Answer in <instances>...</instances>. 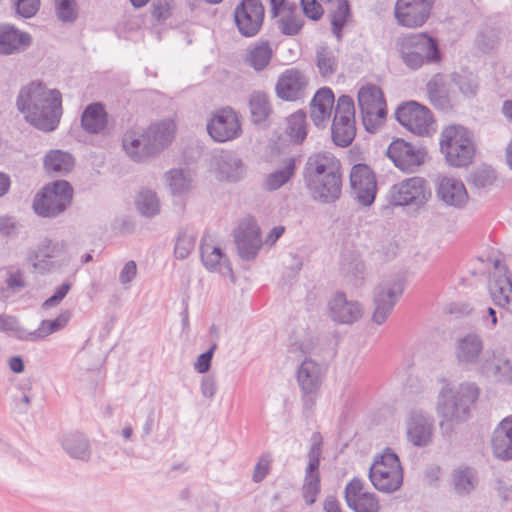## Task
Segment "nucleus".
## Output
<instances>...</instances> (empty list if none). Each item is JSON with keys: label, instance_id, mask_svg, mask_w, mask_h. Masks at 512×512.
<instances>
[{"label": "nucleus", "instance_id": "f257e3e1", "mask_svg": "<svg viewBox=\"0 0 512 512\" xmlns=\"http://www.w3.org/2000/svg\"><path fill=\"white\" fill-rule=\"evenodd\" d=\"M16 107L32 126L51 132L59 125L63 113L62 95L42 82L32 81L20 89Z\"/></svg>", "mask_w": 512, "mask_h": 512}, {"label": "nucleus", "instance_id": "f03ea898", "mask_svg": "<svg viewBox=\"0 0 512 512\" xmlns=\"http://www.w3.org/2000/svg\"><path fill=\"white\" fill-rule=\"evenodd\" d=\"M436 410L441 418L440 426L460 424L470 417L471 407L479 397L480 390L473 382L452 385L443 380Z\"/></svg>", "mask_w": 512, "mask_h": 512}, {"label": "nucleus", "instance_id": "7ed1b4c3", "mask_svg": "<svg viewBox=\"0 0 512 512\" xmlns=\"http://www.w3.org/2000/svg\"><path fill=\"white\" fill-rule=\"evenodd\" d=\"M397 47L402 62L412 70L441 62L438 41L427 33L408 34L398 40Z\"/></svg>", "mask_w": 512, "mask_h": 512}, {"label": "nucleus", "instance_id": "20e7f679", "mask_svg": "<svg viewBox=\"0 0 512 512\" xmlns=\"http://www.w3.org/2000/svg\"><path fill=\"white\" fill-rule=\"evenodd\" d=\"M440 152L449 166L466 167L472 163L475 145L471 133L461 125L445 127L440 134Z\"/></svg>", "mask_w": 512, "mask_h": 512}, {"label": "nucleus", "instance_id": "39448f33", "mask_svg": "<svg viewBox=\"0 0 512 512\" xmlns=\"http://www.w3.org/2000/svg\"><path fill=\"white\" fill-rule=\"evenodd\" d=\"M73 189L65 180L46 185L33 200V210L41 217L53 218L63 213L72 202Z\"/></svg>", "mask_w": 512, "mask_h": 512}, {"label": "nucleus", "instance_id": "423d86ee", "mask_svg": "<svg viewBox=\"0 0 512 512\" xmlns=\"http://www.w3.org/2000/svg\"><path fill=\"white\" fill-rule=\"evenodd\" d=\"M373 486L385 493H392L403 483V471L396 453L387 448L376 457L369 471Z\"/></svg>", "mask_w": 512, "mask_h": 512}, {"label": "nucleus", "instance_id": "0eeeda50", "mask_svg": "<svg viewBox=\"0 0 512 512\" xmlns=\"http://www.w3.org/2000/svg\"><path fill=\"white\" fill-rule=\"evenodd\" d=\"M28 260L35 270L40 273H49L66 267L71 257L63 240L44 238L35 249L29 252Z\"/></svg>", "mask_w": 512, "mask_h": 512}, {"label": "nucleus", "instance_id": "6e6552de", "mask_svg": "<svg viewBox=\"0 0 512 512\" xmlns=\"http://www.w3.org/2000/svg\"><path fill=\"white\" fill-rule=\"evenodd\" d=\"M326 375V369L311 358L304 359L297 369V383L301 400L306 410H311L320 395Z\"/></svg>", "mask_w": 512, "mask_h": 512}, {"label": "nucleus", "instance_id": "1a4fd4ad", "mask_svg": "<svg viewBox=\"0 0 512 512\" xmlns=\"http://www.w3.org/2000/svg\"><path fill=\"white\" fill-rule=\"evenodd\" d=\"M358 105L365 129L375 131L386 118V102L381 89L375 85L362 87L358 92Z\"/></svg>", "mask_w": 512, "mask_h": 512}, {"label": "nucleus", "instance_id": "9d476101", "mask_svg": "<svg viewBox=\"0 0 512 512\" xmlns=\"http://www.w3.org/2000/svg\"><path fill=\"white\" fill-rule=\"evenodd\" d=\"M356 134L355 107L353 99L347 95L338 98L331 126V137L339 147L351 144Z\"/></svg>", "mask_w": 512, "mask_h": 512}, {"label": "nucleus", "instance_id": "9b49d317", "mask_svg": "<svg viewBox=\"0 0 512 512\" xmlns=\"http://www.w3.org/2000/svg\"><path fill=\"white\" fill-rule=\"evenodd\" d=\"M431 197L427 181L422 177H411L395 184L390 190V201L396 206L424 205Z\"/></svg>", "mask_w": 512, "mask_h": 512}, {"label": "nucleus", "instance_id": "f8f14e48", "mask_svg": "<svg viewBox=\"0 0 512 512\" xmlns=\"http://www.w3.org/2000/svg\"><path fill=\"white\" fill-rule=\"evenodd\" d=\"M209 136L219 143L232 141L242 134L238 114L230 107L216 110L206 125Z\"/></svg>", "mask_w": 512, "mask_h": 512}, {"label": "nucleus", "instance_id": "ddd939ff", "mask_svg": "<svg viewBox=\"0 0 512 512\" xmlns=\"http://www.w3.org/2000/svg\"><path fill=\"white\" fill-rule=\"evenodd\" d=\"M403 290L404 283L400 279L382 282L375 288L373 323L381 325L388 319Z\"/></svg>", "mask_w": 512, "mask_h": 512}, {"label": "nucleus", "instance_id": "4468645a", "mask_svg": "<svg viewBox=\"0 0 512 512\" xmlns=\"http://www.w3.org/2000/svg\"><path fill=\"white\" fill-rule=\"evenodd\" d=\"M265 9L261 0H241L234 9V21L239 33L247 38L260 31Z\"/></svg>", "mask_w": 512, "mask_h": 512}, {"label": "nucleus", "instance_id": "2eb2a0df", "mask_svg": "<svg viewBox=\"0 0 512 512\" xmlns=\"http://www.w3.org/2000/svg\"><path fill=\"white\" fill-rule=\"evenodd\" d=\"M395 117L403 127L419 136L427 135L433 122L430 110L415 101L400 105Z\"/></svg>", "mask_w": 512, "mask_h": 512}, {"label": "nucleus", "instance_id": "dca6fc26", "mask_svg": "<svg viewBox=\"0 0 512 512\" xmlns=\"http://www.w3.org/2000/svg\"><path fill=\"white\" fill-rule=\"evenodd\" d=\"M322 440L319 434H314L308 452V465L305 470L304 484L302 487L303 498L307 505H312L320 492L319 465L322 454Z\"/></svg>", "mask_w": 512, "mask_h": 512}, {"label": "nucleus", "instance_id": "f3484780", "mask_svg": "<svg viewBox=\"0 0 512 512\" xmlns=\"http://www.w3.org/2000/svg\"><path fill=\"white\" fill-rule=\"evenodd\" d=\"M433 4L434 0H397L395 18L401 26L420 27L428 20Z\"/></svg>", "mask_w": 512, "mask_h": 512}, {"label": "nucleus", "instance_id": "a211bd4d", "mask_svg": "<svg viewBox=\"0 0 512 512\" xmlns=\"http://www.w3.org/2000/svg\"><path fill=\"white\" fill-rule=\"evenodd\" d=\"M350 186L363 206H370L376 196L377 183L372 169L364 163L355 164L350 172Z\"/></svg>", "mask_w": 512, "mask_h": 512}, {"label": "nucleus", "instance_id": "6ab92c4d", "mask_svg": "<svg viewBox=\"0 0 512 512\" xmlns=\"http://www.w3.org/2000/svg\"><path fill=\"white\" fill-rule=\"evenodd\" d=\"M387 155L402 171L414 172L424 163L426 152L403 139H397L389 145Z\"/></svg>", "mask_w": 512, "mask_h": 512}, {"label": "nucleus", "instance_id": "aec40b11", "mask_svg": "<svg viewBox=\"0 0 512 512\" xmlns=\"http://www.w3.org/2000/svg\"><path fill=\"white\" fill-rule=\"evenodd\" d=\"M330 318L338 324L351 325L364 314L363 306L356 300H349L345 293L336 292L328 303Z\"/></svg>", "mask_w": 512, "mask_h": 512}, {"label": "nucleus", "instance_id": "412c9836", "mask_svg": "<svg viewBox=\"0 0 512 512\" xmlns=\"http://www.w3.org/2000/svg\"><path fill=\"white\" fill-rule=\"evenodd\" d=\"M406 435L414 446H427L432 441L433 419L422 410H411L406 419Z\"/></svg>", "mask_w": 512, "mask_h": 512}, {"label": "nucleus", "instance_id": "4be33fe9", "mask_svg": "<svg viewBox=\"0 0 512 512\" xmlns=\"http://www.w3.org/2000/svg\"><path fill=\"white\" fill-rule=\"evenodd\" d=\"M234 239L242 259L252 260L256 257L261 246V239L259 227L254 220L242 221L235 230Z\"/></svg>", "mask_w": 512, "mask_h": 512}, {"label": "nucleus", "instance_id": "5701e85b", "mask_svg": "<svg viewBox=\"0 0 512 512\" xmlns=\"http://www.w3.org/2000/svg\"><path fill=\"white\" fill-rule=\"evenodd\" d=\"M347 506L354 512H379L380 504L376 495L364 490V483L358 479H352L344 490Z\"/></svg>", "mask_w": 512, "mask_h": 512}, {"label": "nucleus", "instance_id": "b1692460", "mask_svg": "<svg viewBox=\"0 0 512 512\" xmlns=\"http://www.w3.org/2000/svg\"><path fill=\"white\" fill-rule=\"evenodd\" d=\"M307 86L308 79L304 73L292 68L280 75L275 90L280 99L296 101L304 97Z\"/></svg>", "mask_w": 512, "mask_h": 512}, {"label": "nucleus", "instance_id": "393cba45", "mask_svg": "<svg viewBox=\"0 0 512 512\" xmlns=\"http://www.w3.org/2000/svg\"><path fill=\"white\" fill-rule=\"evenodd\" d=\"M304 182L312 199L320 203H333L341 196L342 175H333V179L331 176L323 175Z\"/></svg>", "mask_w": 512, "mask_h": 512}, {"label": "nucleus", "instance_id": "a878e982", "mask_svg": "<svg viewBox=\"0 0 512 512\" xmlns=\"http://www.w3.org/2000/svg\"><path fill=\"white\" fill-rule=\"evenodd\" d=\"M323 175H342L341 163L334 154L321 151L311 154L304 167V181L319 178Z\"/></svg>", "mask_w": 512, "mask_h": 512}, {"label": "nucleus", "instance_id": "bb28decb", "mask_svg": "<svg viewBox=\"0 0 512 512\" xmlns=\"http://www.w3.org/2000/svg\"><path fill=\"white\" fill-rule=\"evenodd\" d=\"M32 43L31 35L12 24H0V55L8 56L26 50Z\"/></svg>", "mask_w": 512, "mask_h": 512}, {"label": "nucleus", "instance_id": "cd10ccee", "mask_svg": "<svg viewBox=\"0 0 512 512\" xmlns=\"http://www.w3.org/2000/svg\"><path fill=\"white\" fill-rule=\"evenodd\" d=\"M122 147L128 157L135 162H142L154 156L145 129L126 131L122 138Z\"/></svg>", "mask_w": 512, "mask_h": 512}, {"label": "nucleus", "instance_id": "c85d7f7f", "mask_svg": "<svg viewBox=\"0 0 512 512\" xmlns=\"http://www.w3.org/2000/svg\"><path fill=\"white\" fill-rule=\"evenodd\" d=\"M436 195L444 204L455 208L463 207L468 200L463 182L446 176L439 178Z\"/></svg>", "mask_w": 512, "mask_h": 512}, {"label": "nucleus", "instance_id": "c756f323", "mask_svg": "<svg viewBox=\"0 0 512 512\" xmlns=\"http://www.w3.org/2000/svg\"><path fill=\"white\" fill-rule=\"evenodd\" d=\"M491 448L495 458L502 461L512 460V415L504 418L495 428Z\"/></svg>", "mask_w": 512, "mask_h": 512}, {"label": "nucleus", "instance_id": "7c9ffc66", "mask_svg": "<svg viewBox=\"0 0 512 512\" xmlns=\"http://www.w3.org/2000/svg\"><path fill=\"white\" fill-rule=\"evenodd\" d=\"M175 131L176 125L171 119L152 123L145 129L154 156L158 155L172 143Z\"/></svg>", "mask_w": 512, "mask_h": 512}, {"label": "nucleus", "instance_id": "2f4dec72", "mask_svg": "<svg viewBox=\"0 0 512 512\" xmlns=\"http://www.w3.org/2000/svg\"><path fill=\"white\" fill-rule=\"evenodd\" d=\"M334 104V94L329 88H321L316 92L310 108V116L313 123L318 126H325L331 116Z\"/></svg>", "mask_w": 512, "mask_h": 512}, {"label": "nucleus", "instance_id": "473e14b6", "mask_svg": "<svg viewBox=\"0 0 512 512\" xmlns=\"http://www.w3.org/2000/svg\"><path fill=\"white\" fill-rule=\"evenodd\" d=\"M216 171L218 179L236 182L244 176L245 166L238 156L227 153L216 159Z\"/></svg>", "mask_w": 512, "mask_h": 512}, {"label": "nucleus", "instance_id": "72a5a7b5", "mask_svg": "<svg viewBox=\"0 0 512 512\" xmlns=\"http://www.w3.org/2000/svg\"><path fill=\"white\" fill-rule=\"evenodd\" d=\"M107 112L101 103H91L81 115V126L88 134H99L107 126Z\"/></svg>", "mask_w": 512, "mask_h": 512}, {"label": "nucleus", "instance_id": "f704fd0d", "mask_svg": "<svg viewBox=\"0 0 512 512\" xmlns=\"http://www.w3.org/2000/svg\"><path fill=\"white\" fill-rule=\"evenodd\" d=\"M275 18L278 29L286 36L299 34L304 25L303 16L298 11L297 7L292 4L282 7Z\"/></svg>", "mask_w": 512, "mask_h": 512}, {"label": "nucleus", "instance_id": "c9c22d12", "mask_svg": "<svg viewBox=\"0 0 512 512\" xmlns=\"http://www.w3.org/2000/svg\"><path fill=\"white\" fill-rule=\"evenodd\" d=\"M483 350V342L476 334H467L456 346V357L461 364H475Z\"/></svg>", "mask_w": 512, "mask_h": 512}, {"label": "nucleus", "instance_id": "e433bc0d", "mask_svg": "<svg viewBox=\"0 0 512 512\" xmlns=\"http://www.w3.org/2000/svg\"><path fill=\"white\" fill-rule=\"evenodd\" d=\"M489 291L493 302L512 312V280L504 273L489 284Z\"/></svg>", "mask_w": 512, "mask_h": 512}, {"label": "nucleus", "instance_id": "4c0bfd02", "mask_svg": "<svg viewBox=\"0 0 512 512\" xmlns=\"http://www.w3.org/2000/svg\"><path fill=\"white\" fill-rule=\"evenodd\" d=\"M65 452L72 458L88 461L91 456L88 439L79 432L66 434L61 441Z\"/></svg>", "mask_w": 512, "mask_h": 512}, {"label": "nucleus", "instance_id": "58836bf2", "mask_svg": "<svg viewBox=\"0 0 512 512\" xmlns=\"http://www.w3.org/2000/svg\"><path fill=\"white\" fill-rule=\"evenodd\" d=\"M282 167L268 174L263 182V188L267 191L280 189L294 176L296 171V160L294 157H287L282 162Z\"/></svg>", "mask_w": 512, "mask_h": 512}, {"label": "nucleus", "instance_id": "ea45409f", "mask_svg": "<svg viewBox=\"0 0 512 512\" xmlns=\"http://www.w3.org/2000/svg\"><path fill=\"white\" fill-rule=\"evenodd\" d=\"M427 93L431 103L439 109L450 108L449 88L444 75L436 74L427 83Z\"/></svg>", "mask_w": 512, "mask_h": 512}, {"label": "nucleus", "instance_id": "a19ab883", "mask_svg": "<svg viewBox=\"0 0 512 512\" xmlns=\"http://www.w3.org/2000/svg\"><path fill=\"white\" fill-rule=\"evenodd\" d=\"M481 372L501 383H512V364L508 359L493 357L481 365Z\"/></svg>", "mask_w": 512, "mask_h": 512}, {"label": "nucleus", "instance_id": "79ce46f5", "mask_svg": "<svg viewBox=\"0 0 512 512\" xmlns=\"http://www.w3.org/2000/svg\"><path fill=\"white\" fill-rule=\"evenodd\" d=\"M201 259L204 266L209 270H218L222 274H231L232 269L221 249L211 244L201 245Z\"/></svg>", "mask_w": 512, "mask_h": 512}, {"label": "nucleus", "instance_id": "37998d69", "mask_svg": "<svg viewBox=\"0 0 512 512\" xmlns=\"http://www.w3.org/2000/svg\"><path fill=\"white\" fill-rule=\"evenodd\" d=\"M452 484L457 495L467 496L478 484L477 473L469 467H459L452 473Z\"/></svg>", "mask_w": 512, "mask_h": 512}, {"label": "nucleus", "instance_id": "c03bdc74", "mask_svg": "<svg viewBox=\"0 0 512 512\" xmlns=\"http://www.w3.org/2000/svg\"><path fill=\"white\" fill-rule=\"evenodd\" d=\"M74 158L68 152L51 150L44 158V167L48 173L64 175L74 167Z\"/></svg>", "mask_w": 512, "mask_h": 512}, {"label": "nucleus", "instance_id": "a18cd8bd", "mask_svg": "<svg viewBox=\"0 0 512 512\" xmlns=\"http://www.w3.org/2000/svg\"><path fill=\"white\" fill-rule=\"evenodd\" d=\"M272 53L267 41L259 42L248 49L245 62L254 70L261 71L270 63Z\"/></svg>", "mask_w": 512, "mask_h": 512}, {"label": "nucleus", "instance_id": "49530a36", "mask_svg": "<svg viewBox=\"0 0 512 512\" xmlns=\"http://www.w3.org/2000/svg\"><path fill=\"white\" fill-rule=\"evenodd\" d=\"M166 180L173 194H184L192 189L193 177L182 169H171L166 173Z\"/></svg>", "mask_w": 512, "mask_h": 512}, {"label": "nucleus", "instance_id": "de8ad7c7", "mask_svg": "<svg viewBox=\"0 0 512 512\" xmlns=\"http://www.w3.org/2000/svg\"><path fill=\"white\" fill-rule=\"evenodd\" d=\"M249 107L251 119L256 124L264 122L271 112L268 96L261 92H254L251 94Z\"/></svg>", "mask_w": 512, "mask_h": 512}, {"label": "nucleus", "instance_id": "09e8293b", "mask_svg": "<svg viewBox=\"0 0 512 512\" xmlns=\"http://www.w3.org/2000/svg\"><path fill=\"white\" fill-rule=\"evenodd\" d=\"M138 211L146 217H153L159 213L160 204L155 192L149 189L141 190L136 198Z\"/></svg>", "mask_w": 512, "mask_h": 512}, {"label": "nucleus", "instance_id": "8fccbe9b", "mask_svg": "<svg viewBox=\"0 0 512 512\" xmlns=\"http://www.w3.org/2000/svg\"><path fill=\"white\" fill-rule=\"evenodd\" d=\"M452 82L459 88L465 97H474L479 88L476 75L467 70L455 72L451 75Z\"/></svg>", "mask_w": 512, "mask_h": 512}, {"label": "nucleus", "instance_id": "3c124183", "mask_svg": "<svg viewBox=\"0 0 512 512\" xmlns=\"http://www.w3.org/2000/svg\"><path fill=\"white\" fill-rule=\"evenodd\" d=\"M316 66L322 77L333 75L338 67V61L334 51L328 47H320L316 51Z\"/></svg>", "mask_w": 512, "mask_h": 512}, {"label": "nucleus", "instance_id": "603ef678", "mask_svg": "<svg viewBox=\"0 0 512 512\" xmlns=\"http://www.w3.org/2000/svg\"><path fill=\"white\" fill-rule=\"evenodd\" d=\"M287 134L294 143H301L307 136L306 115L299 111L287 119Z\"/></svg>", "mask_w": 512, "mask_h": 512}, {"label": "nucleus", "instance_id": "864d4df0", "mask_svg": "<svg viewBox=\"0 0 512 512\" xmlns=\"http://www.w3.org/2000/svg\"><path fill=\"white\" fill-rule=\"evenodd\" d=\"M349 16V5L347 0H337V7L331 13L332 33L338 40L341 39V31Z\"/></svg>", "mask_w": 512, "mask_h": 512}, {"label": "nucleus", "instance_id": "5fc2aeb1", "mask_svg": "<svg viewBox=\"0 0 512 512\" xmlns=\"http://www.w3.org/2000/svg\"><path fill=\"white\" fill-rule=\"evenodd\" d=\"M196 237L187 231L179 232L175 247L174 254L177 259L184 260L194 250Z\"/></svg>", "mask_w": 512, "mask_h": 512}, {"label": "nucleus", "instance_id": "6e6d98bb", "mask_svg": "<svg viewBox=\"0 0 512 512\" xmlns=\"http://www.w3.org/2000/svg\"><path fill=\"white\" fill-rule=\"evenodd\" d=\"M55 13L64 23L74 22L78 16L76 0H55Z\"/></svg>", "mask_w": 512, "mask_h": 512}, {"label": "nucleus", "instance_id": "4d7b16f0", "mask_svg": "<svg viewBox=\"0 0 512 512\" xmlns=\"http://www.w3.org/2000/svg\"><path fill=\"white\" fill-rule=\"evenodd\" d=\"M495 181V173L488 167H480L475 169L469 176V183L476 188H485L493 184Z\"/></svg>", "mask_w": 512, "mask_h": 512}, {"label": "nucleus", "instance_id": "13d9d810", "mask_svg": "<svg viewBox=\"0 0 512 512\" xmlns=\"http://www.w3.org/2000/svg\"><path fill=\"white\" fill-rule=\"evenodd\" d=\"M0 331L13 333L20 340V336L24 335L25 329L19 325L16 317L2 314L0 315Z\"/></svg>", "mask_w": 512, "mask_h": 512}, {"label": "nucleus", "instance_id": "bf43d9fd", "mask_svg": "<svg viewBox=\"0 0 512 512\" xmlns=\"http://www.w3.org/2000/svg\"><path fill=\"white\" fill-rule=\"evenodd\" d=\"M15 11L23 18H31L40 6V0H15Z\"/></svg>", "mask_w": 512, "mask_h": 512}, {"label": "nucleus", "instance_id": "052dcab7", "mask_svg": "<svg viewBox=\"0 0 512 512\" xmlns=\"http://www.w3.org/2000/svg\"><path fill=\"white\" fill-rule=\"evenodd\" d=\"M51 334H53V332L49 328L48 324L45 320H42L37 329L33 331L25 330L24 335L20 336V340L36 342L44 340Z\"/></svg>", "mask_w": 512, "mask_h": 512}, {"label": "nucleus", "instance_id": "680f3d73", "mask_svg": "<svg viewBox=\"0 0 512 512\" xmlns=\"http://www.w3.org/2000/svg\"><path fill=\"white\" fill-rule=\"evenodd\" d=\"M271 457L269 454H262L254 467L252 480L255 483L261 482L269 473Z\"/></svg>", "mask_w": 512, "mask_h": 512}, {"label": "nucleus", "instance_id": "e2e57ef3", "mask_svg": "<svg viewBox=\"0 0 512 512\" xmlns=\"http://www.w3.org/2000/svg\"><path fill=\"white\" fill-rule=\"evenodd\" d=\"M171 0H153L151 14L158 21L165 20L170 16Z\"/></svg>", "mask_w": 512, "mask_h": 512}, {"label": "nucleus", "instance_id": "0e129e2a", "mask_svg": "<svg viewBox=\"0 0 512 512\" xmlns=\"http://www.w3.org/2000/svg\"><path fill=\"white\" fill-rule=\"evenodd\" d=\"M303 13L311 20L317 21L323 15V8L316 0H301Z\"/></svg>", "mask_w": 512, "mask_h": 512}, {"label": "nucleus", "instance_id": "69168bd1", "mask_svg": "<svg viewBox=\"0 0 512 512\" xmlns=\"http://www.w3.org/2000/svg\"><path fill=\"white\" fill-rule=\"evenodd\" d=\"M216 348H217V344L214 343L210 347L209 350H207L206 352H204L198 356V358L194 364V369L198 373H206L210 369L211 361H212L213 354H214V351Z\"/></svg>", "mask_w": 512, "mask_h": 512}, {"label": "nucleus", "instance_id": "338daca9", "mask_svg": "<svg viewBox=\"0 0 512 512\" xmlns=\"http://www.w3.org/2000/svg\"><path fill=\"white\" fill-rule=\"evenodd\" d=\"M70 289L71 284L64 282L55 290L52 296L45 300V302L43 303V307L50 308L58 305L65 298Z\"/></svg>", "mask_w": 512, "mask_h": 512}, {"label": "nucleus", "instance_id": "774afa93", "mask_svg": "<svg viewBox=\"0 0 512 512\" xmlns=\"http://www.w3.org/2000/svg\"><path fill=\"white\" fill-rule=\"evenodd\" d=\"M137 274V265L135 261L130 260L128 261L119 274V281L123 285L130 284L133 279L136 277Z\"/></svg>", "mask_w": 512, "mask_h": 512}]
</instances>
